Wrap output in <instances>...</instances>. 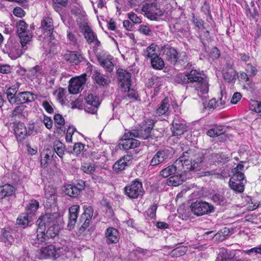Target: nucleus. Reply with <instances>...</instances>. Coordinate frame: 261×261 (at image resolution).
I'll return each instance as SVG.
<instances>
[{
  "instance_id": "30",
  "label": "nucleus",
  "mask_w": 261,
  "mask_h": 261,
  "mask_svg": "<svg viewBox=\"0 0 261 261\" xmlns=\"http://www.w3.org/2000/svg\"><path fill=\"white\" fill-rule=\"evenodd\" d=\"M19 84H17L9 87L6 91L7 96L9 102L11 104H15L16 99V93L18 90Z\"/></svg>"
},
{
  "instance_id": "10",
  "label": "nucleus",
  "mask_w": 261,
  "mask_h": 261,
  "mask_svg": "<svg viewBox=\"0 0 261 261\" xmlns=\"http://www.w3.org/2000/svg\"><path fill=\"white\" fill-rule=\"evenodd\" d=\"M44 243L43 245H40L39 247H41V249L38 250L36 252V256L39 259H45L47 258H55V253H56V247L52 245H48L45 247H43L44 245H46Z\"/></svg>"
},
{
  "instance_id": "29",
  "label": "nucleus",
  "mask_w": 261,
  "mask_h": 261,
  "mask_svg": "<svg viewBox=\"0 0 261 261\" xmlns=\"http://www.w3.org/2000/svg\"><path fill=\"white\" fill-rule=\"evenodd\" d=\"M85 28L84 36L89 43L95 42V44L97 45L100 43L99 41L97 39L96 35L93 32L92 30L87 25H84Z\"/></svg>"
},
{
  "instance_id": "32",
  "label": "nucleus",
  "mask_w": 261,
  "mask_h": 261,
  "mask_svg": "<svg viewBox=\"0 0 261 261\" xmlns=\"http://www.w3.org/2000/svg\"><path fill=\"white\" fill-rule=\"evenodd\" d=\"M23 48L20 49L18 43H14L11 45L8 54L12 59H16L19 57L24 52Z\"/></svg>"
},
{
  "instance_id": "17",
  "label": "nucleus",
  "mask_w": 261,
  "mask_h": 261,
  "mask_svg": "<svg viewBox=\"0 0 261 261\" xmlns=\"http://www.w3.org/2000/svg\"><path fill=\"white\" fill-rule=\"evenodd\" d=\"M133 156L130 154H126L120 158L113 165V169L116 171L123 170L125 168L132 162Z\"/></svg>"
},
{
  "instance_id": "52",
  "label": "nucleus",
  "mask_w": 261,
  "mask_h": 261,
  "mask_svg": "<svg viewBox=\"0 0 261 261\" xmlns=\"http://www.w3.org/2000/svg\"><path fill=\"white\" fill-rule=\"evenodd\" d=\"M216 261H230V257L226 250L222 249L219 253Z\"/></svg>"
},
{
  "instance_id": "64",
  "label": "nucleus",
  "mask_w": 261,
  "mask_h": 261,
  "mask_svg": "<svg viewBox=\"0 0 261 261\" xmlns=\"http://www.w3.org/2000/svg\"><path fill=\"white\" fill-rule=\"evenodd\" d=\"M246 253L249 254L251 253H254L255 255L261 254V244L246 251Z\"/></svg>"
},
{
  "instance_id": "60",
  "label": "nucleus",
  "mask_w": 261,
  "mask_h": 261,
  "mask_svg": "<svg viewBox=\"0 0 261 261\" xmlns=\"http://www.w3.org/2000/svg\"><path fill=\"white\" fill-rule=\"evenodd\" d=\"M103 152L94 151L92 153V156L94 160L100 159L101 162H105L107 160V158L104 154H102Z\"/></svg>"
},
{
  "instance_id": "34",
  "label": "nucleus",
  "mask_w": 261,
  "mask_h": 261,
  "mask_svg": "<svg viewBox=\"0 0 261 261\" xmlns=\"http://www.w3.org/2000/svg\"><path fill=\"white\" fill-rule=\"evenodd\" d=\"M158 46L155 44H151L144 50L143 55L147 59H151L159 56L158 54Z\"/></svg>"
},
{
  "instance_id": "43",
  "label": "nucleus",
  "mask_w": 261,
  "mask_h": 261,
  "mask_svg": "<svg viewBox=\"0 0 261 261\" xmlns=\"http://www.w3.org/2000/svg\"><path fill=\"white\" fill-rule=\"evenodd\" d=\"M244 166L242 164H239L233 169V174L232 176H236L237 180L242 181L244 182L245 176L241 171L244 168Z\"/></svg>"
},
{
  "instance_id": "57",
  "label": "nucleus",
  "mask_w": 261,
  "mask_h": 261,
  "mask_svg": "<svg viewBox=\"0 0 261 261\" xmlns=\"http://www.w3.org/2000/svg\"><path fill=\"white\" fill-rule=\"evenodd\" d=\"M235 75V71L232 70H230V72H226L223 74L224 78L227 82H230L233 80L234 79Z\"/></svg>"
},
{
  "instance_id": "37",
  "label": "nucleus",
  "mask_w": 261,
  "mask_h": 261,
  "mask_svg": "<svg viewBox=\"0 0 261 261\" xmlns=\"http://www.w3.org/2000/svg\"><path fill=\"white\" fill-rule=\"evenodd\" d=\"M39 206V202L35 199H32L25 207L26 213L33 216Z\"/></svg>"
},
{
  "instance_id": "28",
  "label": "nucleus",
  "mask_w": 261,
  "mask_h": 261,
  "mask_svg": "<svg viewBox=\"0 0 261 261\" xmlns=\"http://www.w3.org/2000/svg\"><path fill=\"white\" fill-rule=\"evenodd\" d=\"M236 176H232L229 180V187L233 191L241 193L244 191V182L237 180Z\"/></svg>"
},
{
  "instance_id": "42",
  "label": "nucleus",
  "mask_w": 261,
  "mask_h": 261,
  "mask_svg": "<svg viewBox=\"0 0 261 261\" xmlns=\"http://www.w3.org/2000/svg\"><path fill=\"white\" fill-rule=\"evenodd\" d=\"M54 148L55 151L58 155L62 158L64 154L65 147L64 145L59 140H56L54 143Z\"/></svg>"
},
{
  "instance_id": "49",
  "label": "nucleus",
  "mask_w": 261,
  "mask_h": 261,
  "mask_svg": "<svg viewBox=\"0 0 261 261\" xmlns=\"http://www.w3.org/2000/svg\"><path fill=\"white\" fill-rule=\"evenodd\" d=\"M224 133V130L222 126L216 127L209 129L207 132V135L211 137H215L220 136Z\"/></svg>"
},
{
  "instance_id": "48",
  "label": "nucleus",
  "mask_w": 261,
  "mask_h": 261,
  "mask_svg": "<svg viewBox=\"0 0 261 261\" xmlns=\"http://www.w3.org/2000/svg\"><path fill=\"white\" fill-rule=\"evenodd\" d=\"M16 27L18 36L30 32L28 30V25L23 20H19L17 23Z\"/></svg>"
},
{
  "instance_id": "33",
  "label": "nucleus",
  "mask_w": 261,
  "mask_h": 261,
  "mask_svg": "<svg viewBox=\"0 0 261 261\" xmlns=\"http://www.w3.org/2000/svg\"><path fill=\"white\" fill-rule=\"evenodd\" d=\"M15 188L11 185L6 184L0 187V199L11 196L15 192Z\"/></svg>"
},
{
  "instance_id": "27",
  "label": "nucleus",
  "mask_w": 261,
  "mask_h": 261,
  "mask_svg": "<svg viewBox=\"0 0 261 261\" xmlns=\"http://www.w3.org/2000/svg\"><path fill=\"white\" fill-rule=\"evenodd\" d=\"M14 130L16 137L20 140L25 139L27 130L24 123L19 122L15 124Z\"/></svg>"
},
{
  "instance_id": "21",
  "label": "nucleus",
  "mask_w": 261,
  "mask_h": 261,
  "mask_svg": "<svg viewBox=\"0 0 261 261\" xmlns=\"http://www.w3.org/2000/svg\"><path fill=\"white\" fill-rule=\"evenodd\" d=\"M64 59L66 61L76 65L82 61L83 57L78 52L68 51L64 55Z\"/></svg>"
},
{
  "instance_id": "44",
  "label": "nucleus",
  "mask_w": 261,
  "mask_h": 261,
  "mask_svg": "<svg viewBox=\"0 0 261 261\" xmlns=\"http://www.w3.org/2000/svg\"><path fill=\"white\" fill-rule=\"evenodd\" d=\"M97 166L90 163L84 162L82 163L81 169L84 173L92 174L96 170Z\"/></svg>"
},
{
  "instance_id": "6",
  "label": "nucleus",
  "mask_w": 261,
  "mask_h": 261,
  "mask_svg": "<svg viewBox=\"0 0 261 261\" xmlns=\"http://www.w3.org/2000/svg\"><path fill=\"white\" fill-rule=\"evenodd\" d=\"M142 11L148 19L151 20H157L163 15V12L154 3H146L143 5Z\"/></svg>"
},
{
  "instance_id": "63",
  "label": "nucleus",
  "mask_w": 261,
  "mask_h": 261,
  "mask_svg": "<svg viewBox=\"0 0 261 261\" xmlns=\"http://www.w3.org/2000/svg\"><path fill=\"white\" fill-rule=\"evenodd\" d=\"M212 199L217 204H220L224 201V197L220 194H215L213 196Z\"/></svg>"
},
{
  "instance_id": "11",
  "label": "nucleus",
  "mask_w": 261,
  "mask_h": 261,
  "mask_svg": "<svg viewBox=\"0 0 261 261\" xmlns=\"http://www.w3.org/2000/svg\"><path fill=\"white\" fill-rule=\"evenodd\" d=\"M170 153L169 149L158 151L150 160L149 166H155L166 161L170 158Z\"/></svg>"
},
{
  "instance_id": "50",
  "label": "nucleus",
  "mask_w": 261,
  "mask_h": 261,
  "mask_svg": "<svg viewBox=\"0 0 261 261\" xmlns=\"http://www.w3.org/2000/svg\"><path fill=\"white\" fill-rule=\"evenodd\" d=\"M250 110L257 113L261 112V101L251 100L249 104Z\"/></svg>"
},
{
  "instance_id": "13",
  "label": "nucleus",
  "mask_w": 261,
  "mask_h": 261,
  "mask_svg": "<svg viewBox=\"0 0 261 261\" xmlns=\"http://www.w3.org/2000/svg\"><path fill=\"white\" fill-rule=\"evenodd\" d=\"M86 109L89 113H95L99 106V98L92 94H89L86 97Z\"/></svg>"
},
{
  "instance_id": "47",
  "label": "nucleus",
  "mask_w": 261,
  "mask_h": 261,
  "mask_svg": "<svg viewBox=\"0 0 261 261\" xmlns=\"http://www.w3.org/2000/svg\"><path fill=\"white\" fill-rule=\"evenodd\" d=\"M26 108V106L23 105H20L17 106L13 110L12 112L13 116H17L18 118H24L25 117V112L24 110Z\"/></svg>"
},
{
  "instance_id": "59",
  "label": "nucleus",
  "mask_w": 261,
  "mask_h": 261,
  "mask_svg": "<svg viewBox=\"0 0 261 261\" xmlns=\"http://www.w3.org/2000/svg\"><path fill=\"white\" fill-rule=\"evenodd\" d=\"M139 31L140 33L144 34L147 36H151L152 35V32L150 28L147 26L144 25H142L140 27L139 29Z\"/></svg>"
},
{
  "instance_id": "19",
  "label": "nucleus",
  "mask_w": 261,
  "mask_h": 261,
  "mask_svg": "<svg viewBox=\"0 0 261 261\" xmlns=\"http://www.w3.org/2000/svg\"><path fill=\"white\" fill-rule=\"evenodd\" d=\"M45 197L49 205L54 204L57 199L56 189L53 186H48L45 188Z\"/></svg>"
},
{
  "instance_id": "38",
  "label": "nucleus",
  "mask_w": 261,
  "mask_h": 261,
  "mask_svg": "<svg viewBox=\"0 0 261 261\" xmlns=\"http://www.w3.org/2000/svg\"><path fill=\"white\" fill-rule=\"evenodd\" d=\"M72 250L71 248L62 246L61 247L56 248V253H55V258L57 259L59 257L64 258V257H67L68 254L71 252Z\"/></svg>"
},
{
  "instance_id": "15",
  "label": "nucleus",
  "mask_w": 261,
  "mask_h": 261,
  "mask_svg": "<svg viewBox=\"0 0 261 261\" xmlns=\"http://www.w3.org/2000/svg\"><path fill=\"white\" fill-rule=\"evenodd\" d=\"M119 85L122 88H129L131 84L130 73L122 69L117 70Z\"/></svg>"
},
{
  "instance_id": "56",
  "label": "nucleus",
  "mask_w": 261,
  "mask_h": 261,
  "mask_svg": "<svg viewBox=\"0 0 261 261\" xmlns=\"http://www.w3.org/2000/svg\"><path fill=\"white\" fill-rule=\"evenodd\" d=\"M85 146L81 143H75L73 148V153L76 155H79L84 150Z\"/></svg>"
},
{
  "instance_id": "22",
  "label": "nucleus",
  "mask_w": 261,
  "mask_h": 261,
  "mask_svg": "<svg viewBox=\"0 0 261 261\" xmlns=\"http://www.w3.org/2000/svg\"><path fill=\"white\" fill-rule=\"evenodd\" d=\"M170 108L169 100L165 97L162 101L160 106L155 110L154 115L156 117L165 115L168 112Z\"/></svg>"
},
{
  "instance_id": "54",
  "label": "nucleus",
  "mask_w": 261,
  "mask_h": 261,
  "mask_svg": "<svg viewBox=\"0 0 261 261\" xmlns=\"http://www.w3.org/2000/svg\"><path fill=\"white\" fill-rule=\"evenodd\" d=\"M228 232L227 230H224V232L219 231L214 236L213 239L215 241H223L225 239V236L226 235V233H228Z\"/></svg>"
},
{
  "instance_id": "12",
  "label": "nucleus",
  "mask_w": 261,
  "mask_h": 261,
  "mask_svg": "<svg viewBox=\"0 0 261 261\" xmlns=\"http://www.w3.org/2000/svg\"><path fill=\"white\" fill-rule=\"evenodd\" d=\"M162 56L171 63L175 64L178 61V53L175 49L168 45L162 47Z\"/></svg>"
},
{
  "instance_id": "16",
  "label": "nucleus",
  "mask_w": 261,
  "mask_h": 261,
  "mask_svg": "<svg viewBox=\"0 0 261 261\" xmlns=\"http://www.w3.org/2000/svg\"><path fill=\"white\" fill-rule=\"evenodd\" d=\"M105 238L108 244H116L119 241V233L117 229L110 227L105 231Z\"/></svg>"
},
{
  "instance_id": "35",
  "label": "nucleus",
  "mask_w": 261,
  "mask_h": 261,
  "mask_svg": "<svg viewBox=\"0 0 261 261\" xmlns=\"http://www.w3.org/2000/svg\"><path fill=\"white\" fill-rule=\"evenodd\" d=\"M92 78L98 85L101 86L108 85L110 82L107 77L97 70L94 71Z\"/></svg>"
},
{
  "instance_id": "45",
  "label": "nucleus",
  "mask_w": 261,
  "mask_h": 261,
  "mask_svg": "<svg viewBox=\"0 0 261 261\" xmlns=\"http://www.w3.org/2000/svg\"><path fill=\"white\" fill-rule=\"evenodd\" d=\"M151 66L155 69H162L164 67V62L163 59L159 57L153 58L150 60Z\"/></svg>"
},
{
  "instance_id": "4",
  "label": "nucleus",
  "mask_w": 261,
  "mask_h": 261,
  "mask_svg": "<svg viewBox=\"0 0 261 261\" xmlns=\"http://www.w3.org/2000/svg\"><path fill=\"white\" fill-rule=\"evenodd\" d=\"M148 135L147 132L144 134L142 133L136 131H129L125 133L121 139V143H120L122 145L124 149H129L130 148H135L137 147L140 144L138 140L134 139V137L142 139H145Z\"/></svg>"
},
{
  "instance_id": "40",
  "label": "nucleus",
  "mask_w": 261,
  "mask_h": 261,
  "mask_svg": "<svg viewBox=\"0 0 261 261\" xmlns=\"http://www.w3.org/2000/svg\"><path fill=\"white\" fill-rule=\"evenodd\" d=\"M19 37L20 39V43L23 50H26L28 48L27 45L31 41L32 35L30 32L22 34Z\"/></svg>"
},
{
  "instance_id": "61",
  "label": "nucleus",
  "mask_w": 261,
  "mask_h": 261,
  "mask_svg": "<svg viewBox=\"0 0 261 261\" xmlns=\"http://www.w3.org/2000/svg\"><path fill=\"white\" fill-rule=\"evenodd\" d=\"M128 18L134 23L138 24L141 22V18L138 17L135 13L130 12L127 14Z\"/></svg>"
},
{
  "instance_id": "25",
  "label": "nucleus",
  "mask_w": 261,
  "mask_h": 261,
  "mask_svg": "<svg viewBox=\"0 0 261 261\" xmlns=\"http://www.w3.org/2000/svg\"><path fill=\"white\" fill-rule=\"evenodd\" d=\"M1 240L6 244L7 245H10L14 241L12 236V230L10 228H6L1 230Z\"/></svg>"
},
{
  "instance_id": "39",
  "label": "nucleus",
  "mask_w": 261,
  "mask_h": 261,
  "mask_svg": "<svg viewBox=\"0 0 261 261\" xmlns=\"http://www.w3.org/2000/svg\"><path fill=\"white\" fill-rule=\"evenodd\" d=\"M32 216L25 213L22 214L17 220V223L18 225L25 227L28 226L29 222L32 220Z\"/></svg>"
},
{
  "instance_id": "23",
  "label": "nucleus",
  "mask_w": 261,
  "mask_h": 261,
  "mask_svg": "<svg viewBox=\"0 0 261 261\" xmlns=\"http://www.w3.org/2000/svg\"><path fill=\"white\" fill-rule=\"evenodd\" d=\"M82 182V184H79V187L72 185H68L65 191L66 194L70 197H76L80 194V191L84 188V182Z\"/></svg>"
},
{
  "instance_id": "2",
  "label": "nucleus",
  "mask_w": 261,
  "mask_h": 261,
  "mask_svg": "<svg viewBox=\"0 0 261 261\" xmlns=\"http://www.w3.org/2000/svg\"><path fill=\"white\" fill-rule=\"evenodd\" d=\"M175 81L182 84H192L199 95L200 93L206 94L208 91L207 81L202 77L201 73L196 70H191L186 74H178L175 78Z\"/></svg>"
},
{
  "instance_id": "41",
  "label": "nucleus",
  "mask_w": 261,
  "mask_h": 261,
  "mask_svg": "<svg viewBox=\"0 0 261 261\" xmlns=\"http://www.w3.org/2000/svg\"><path fill=\"white\" fill-rule=\"evenodd\" d=\"M184 178L181 175H175L171 176L167 180V184L169 186H177L182 184Z\"/></svg>"
},
{
  "instance_id": "3",
  "label": "nucleus",
  "mask_w": 261,
  "mask_h": 261,
  "mask_svg": "<svg viewBox=\"0 0 261 261\" xmlns=\"http://www.w3.org/2000/svg\"><path fill=\"white\" fill-rule=\"evenodd\" d=\"M180 160L183 165V171H198L202 168V156L200 153L194 154L193 150L189 149L183 152L180 156Z\"/></svg>"
},
{
  "instance_id": "24",
  "label": "nucleus",
  "mask_w": 261,
  "mask_h": 261,
  "mask_svg": "<svg viewBox=\"0 0 261 261\" xmlns=\"http://www.w3.org/2000/svg\"><path fill=\"white\" fill-rule=\"evenodd\" d=\"M172 133L174 136L181 135L187 130V126L184 123L177 120H174L172 123Z\"/></svg>"
},
{
  "instance_id": "7",
  "label": "nucleus",
  "mask_w": 261,
  "mask_h": 261,
  "mask_svg": "<svg viewBox=\"0 0 261 261\" xmlns=\"http://www.w3.org/2000/svg\"><path fill=\"white\" fill-rule=\"evenodd\" d=\"M86 81V74L71 79L68 86L69 92L73 94L79 93L84 89Z\"/></svg>"
},
{
  "instance_id": "62",
  "label": "nucleus",
  "mask_w": 261,
  "mask_h": 261,
  "mask_svg": "<svg viewBox=\"0 0 261 261\" xmlns=\"http://www.w3.org/2000/svg\"><path fill=\"white\" fill-rule=\"evenodd\" d=\"M55 122L59 125V127L64 125L65 124L64 119L62 115L57 114L54 116Z\"/></svg>"
},
{
  "instance_id": "9",
  "label": "nucleus",
  "mask_w": 261,
  "mask_h": 261,
  "mask_svg": "<svg viewBox=\"0 0 261 261\" xmlns=\"http://www.w3.org/2000/svg\"><path fill=\"white\" fill-rule=\"evenodd\" d=\"M183 171V165L180 160V157L176 160L174 164L168 166L167 167L162 169L160 172V175L164 178L168 177L169 176L175 173L178 172Z\"/></svg>"
},
{
  "instance_id": "1",
  "label": "nucleus",
  "mask_w": 261,
  "mask_h": 261,
  "mask_svg": "<svg viewBox=\"0 0 261 261\" xmlns=\"http://www.w3.org/2000/svg\"><path fill=\"white\" fill-rule=\"evenodd\" d=\"M58 214H46L41 216L36 221L38 228L37 234L32 237L31 244L35 247L48 243L49 239L54 238L60 230V226L57 223Z\"/></svg>"
},
{
  "instance_id": "46",
  "label": "nucleus",
  "mask_w": 261,
  "mask_h": 261,
  "mask_svg": "<svg viewBox=\"0 0 261 261\" xmlns=\"http://www.w3.org/2000/svg\"><path fill=\"white\" fill-rule=\"evenodd\" d=\"M187 248L185 246H179L170 252V255L172 257H178L184 255L187 251Z\"/></svg>"
},
{
  "instance_id": "55",
  "label": "nucleus",
  "mask_w": 261,
  "mask_h": 261,
  "mask_svg": "<svg viewBox=\"0 0 261 261\" xmlns=\"http://www.w3.org/2000/svg\"><path fill=\"white\" fill-rule=\"evenodd\" d=\"M220 105L219 106V103H218V101H216V99L213 98L209 101L207 105V107L210 109H213L217 106V107H219L220 109L222 108H223V106L225 104V101L223 100V102H222V98H220Z\"/></svg>"
},
{
  "instance_id": "14",
  "label": "nucleus",
  "mask_w": 261,
  "mask_h": 261,
  "mask_svg": "<svg viewBox=\"0 0 261 261\" xmlns=\"http://www.w3.org/2000/svg\"><path fill=\"white\" fill-rule=\"evenodd\" d=\"M37 98V96L29 91H24L18 93L16 95V102L15 104H23L34 101Z\"/></svg>"
},
{
  "instance_id": "26",
  "label": "nucleus",
  "mask_w": 261,
  "mask_h": 261,
  "mask_svg": "<svg viewBox=\"0 0 261 261\" xmlns=\"http://www.w3.org/2000/svg\"><path fill=\"white\" fill-rule=\"evenodd\" d=\"M41 28L46 33L47 35H50L54 30L53 21L50 17H45L41 21Z\"/></svg>"
},
{
  "instance_id": "8",
  "label": "nucleus",
  "mask_w": 261,
  "mask_h": 261,
  "mask_svg": "<svg viewBox=\"0 0 261 261\" xmlns=\"http://www.w3.org/2000/svg\"><path fill=\"white\" fill-rule=\"evenodd\" d=\"M191 209L194 214L199 216L212 212L213 206L206 202L196 201L192 204Z\"/></svg>"
},
{
  "instance_id": "58",
  "label": "nucleus",
  "mask_w": 261,
  "mask_h": 261,
  "mask_svg": "<svg viewBox=\"0 0 261 261\" xmlns=\"http://www.w3.org/2000/svg\"><path fill=\"white\" fill-rule=\"evenodd\" d=\"M75 130V128H74L73 126H69L68 128L66 136V140L67 142H72V136Z\"/></svg>"
},
{
  "instance_id": "18",
  "label": "nucleus",
  "mask_w": 261,
  "mask_h": 261,
  "mask_svg": "<svg viewBox=\"0 0 261 261\" xmlns=\"http://www.w3.org/2000/svg\"><path fill=\"white\" fill-rule=\"evenodd\" d=\"M83 210L84 212L82 214V219L84 220V222L82 227L85 229L89 226L91 220L95 217V216L93 208L91 206L84 205Z\"/></svg>"
},
{
  "instance_id": "51",
  "label": "nucleus",
  "mask_w": 261,
  "mask_h": 261,
  "mask_svg": "<svg viewBox=\"0 0 261 261\" xmlns=\"http://www.w3.org/2000/svg\"><path fill=\"white\" fill-rule=\"evenodd\" d=\"M245 69L246 72L248 73L249 76H254L257 72L256 67L250 63L246 64Z\"/></svg>"
},
{
  "instance_id": "53",
  "label": "nucleus",
  "mask_w": 261,
  "mask_h": 261,
  "mask_svg": "<svg viewBox=\"0 0 261 261\" xmlns=\"http://www.w3.org/2000/svg\"><path fill=\"white\" fill-rule=\"evenodd\" d=\"M158 205L154 203L146 211V215L150 219L155 218L156 215V211L157 210Z\"/></svg>"
},
{
  "instance_id": "31",
  "label": "nucleus",
  "mask_w": 261,
  "mask_h": 261,
  "mask_svg": "<svg viewBox=\"0 0 261 261\" xmlns=\"http://www.w3.org/2000/svg\"><path fill=\"white\" fill-rule=\"evenodd\" d=\"M154 126V123L153 122L152 120H147L146 121H144L142 123L141 128L140 129L136 130L134 129L132 131H136L138 132H139V134L140 133H142V134H145L146 132H147L148 134V135L147 137L145 139H148L150 136V133L151 130L153 129Z\"/></svg>"
},
{
  "instance_id": "20",
  "label": "nucleus",
  "mask_w": 261,
  "mask_h": 261,
  "mask_svg": "<svg viewBox=\"0 0 261 261\" xmlns=\"http://www.w3.org/2000/svg\"><path fill=\"white\" fill-rule=\"evenodd\" d=\"M113 57L111 56L100 57L98 58L99 64L108 72H111L114 69V64L112 61Z\"/></svg>"
},
{
  "instance_id": "36",
  "label": "nucleus",
  "mask_w": 261,
  "mask_h": 261,
  "mask_svg": "<svg viewBox=\"0 0 261 261\" xmlns=\"http://www.w3.org/2000/svg\"><path fill=\"white\" fill-rule=\"evenodd\" d=\"M53 152L52 151L47 149L44 150L41 154V165L46 167L49 163L51 162L53 158Z\"/></svg>"
},
{
  "instance_id": "5",
  "label": "nucleus",
  "mask_w": 261,
  "mask_h": 261,
  "mask_svg": "<svg viewBox=\"0 0 261 261\" xmlns=\"http://www.w3.org/2000/svg\"><path fill=\"white\" fill-rule=\"evenodd\" d=\"M124 192L130 198L135 199L141 197L144 191L141 182L134 180L124 188Z\"/></svg>"
}]
</instances>
